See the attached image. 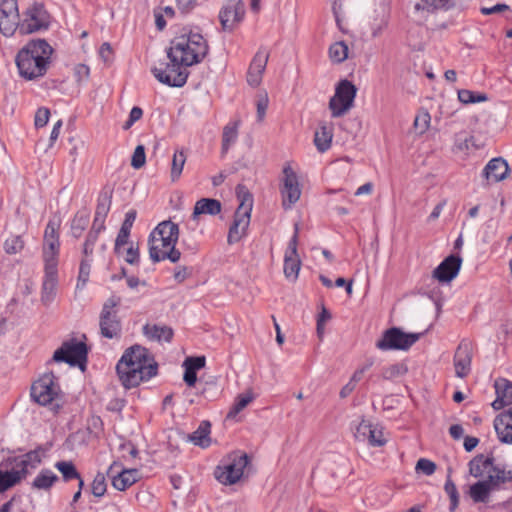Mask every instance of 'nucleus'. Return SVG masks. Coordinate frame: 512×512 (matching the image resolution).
Masks as SVG:
<instances>
[{"label":"nucleus","instance_id":"f03ea898","mask_svg":"<svg viewBox=\"0 0 512 512\" xmlns=\"http://www.w3.org/2000/svg\"><path fill=\"white\" fill-rule=\"evenodd\" d=\"M158 365L148 349L134 345L125 350L116 365V371L126 389L138 386L157 374Z\"/></svg>","mask_w":512,"mask_h":512},{"label":"nucleus","instance_id":"a878e982","mask_svg":"<svg viewBox=\"0 0 512 512\" xmlns=\"http://www.w3.org/2000/svg\"><path fill=\"white\" fill-rule=\"evenodd\" d=\"M57 284L58 272H45L41 295V301L44 305H49L54 300Z\"/></svg>","mask_w":512,"mask_h":512},{"label":"nucleus","instance_id":"774afa93","mask_svg":"<svg viewBox=\"0 0 512 512\" xmlns=\"http://www.w3.org/2000/svg\"><path fill=\"white\" fill-rule=\"evenodd\" d=\"M135 219H136V211L135 210L128 211L125 215V219H124L120 229L131 232V228L133 226Z\"/></svg>","mask_w":512,"mask_h":512},{"label":"nucleus","instance_id":"4468645a","mask_svg":"<svg viewBox=\"0 0 512 512\" xmlns=\"http://www.w3.org/2000/svg\"><path fill=\"white\" fill-rule=\"evenodd\" d=\"M20 14L17 0H1L0 2V32L5 37H11L19 31Z\"/></svg>","mask_w":512,"mask_h":512},{"label":"nucleus","instance_id":"dca6fc26","mask_svg":"<svg viewBox=\"0 0 512 512\" xmlns=\"http://www.w3.org/2000/svg\"><path fill=\"white\" fill-rule=\"evenodd\" d=\"M58 394V386L52 373L44 374L31 387V397L40 405L50 404Z\"/></svg>","mask_w":512,"mask_h":512},{"label":"nucleus","instance_id":"09e8293b","mask_svg":"<svg viewBox=\"0 0 512 512\" xmlns=\"http://www.w3.org/2000/svg\"><path fill=\"white\" fill-rule=\"evenodd\" d=\"M444 489H445V492L447 493V495L450 498L449 511L450 512H454L456 510V508L458 507V504H459V493L457 491V487L454 484V482L450 478H448L446 480L445 485H444Z\"/></svg>","mask_w":512,"mask_h":512},{"label":"nucleus","instance_id":"69168bd1","mask_svg":"<svg viewBox=\"0 0 512 512\" xmlns=\"http://www.w3.org/2000/svg\"><path fill=\"white\" fill-rule=\"evenodd\" d=\"M373 365L372 361L367 362L365 365H363L361 368L357 369L352 377L350 378V382L353 383L355 386L356 384L362 379L364 373L371 368Z\"/></svg>","mask_w":512,"mask_h":512},{"label":"nucleus","instance_id":"603ef678","mask_svg":"<svg viewBox=\"0 0 512 512\" xmlns=\"http://www.w3.org/2000/svg\"><path fill=\"white\" fill-rule=\"evenodd\" d=\"M91 264L89 258L84 257L80 263L77 288H83L89 280Z\"/></svg>","mask_w":512,"mask_h":512},{"label":"nucleus","instance_id":"9d476101","mask_svg":"<svg viewBox=\"0 0 512 512\" xmlns=\"http://www.w3.org/2000/svg\"><path fill=\"white\" fill-rule=\"evenodd\" d=\"M42 457L40 450H32L21 456L9 457L1 463V467L10 473H17L21 482L29 473L30 469H35L41 463Z\"/></svg>","mask_w":512,"mask_h":512},{"label":"nucleus","instance_id":"393cba45","mask_svg":"<svg viewBox=\"0 0 512 512\" xmlns=\"http://www.w3.org/2000/svg\"><path fill=\"white\" fill-rule=\"evenodd\" d=\"M221 202L213 198H201L195 203L192 219L197 220L200 215H217L221 212Z\"/></svg>","mask_w":512,"mask_h":512},{"label":"nucleus","instance_id":"c85d7f7f","mask_svg":"<svg viewBox=\"0 0 512 512\" xmlns=\"http://www.w3.org/2000/svg\"><path fill=\"white\" fill-rule=\"evenodd\" d=\"M138 477L139 472L137 469L123 470L112 478V486L119 491H124L133 485L138 480Z\"/></svg>","mask_w":512,"mask_h":512},{"label":"nucleus","instance_id":"a18cd8bd","mask_svg":"<svg viewBox=\"0 0 512 512\" xmlns=\"http://www.w3.org/2000/svg\"><path fill=\"white\" fill-rule=\"evenodd\" d=\"M407 367L404 364L396 363L382 369V377L385 380H393L406 374Z\"/></svg>","mask_w":512,"mask_h":512},{"label":"nucleus","instance_id":"423d86ee","mask_svg":"<svg viewBox=\"0 0 512 512\" xmlns=\"http://www.w3.org/2000/svg\"><path fill=\"white\" fill-rule=\"evenodd\" d=\"M50 16L42 3L34 2L22 13L19 22L21 35L32 34L49 27Z\"/></svg>","mask_w":512,"mask_h":512},{"label":"nucleus","instance_id":"13d9d810","mask_svg":"<svg viewBox=\"0 0 512 512\" xmlns=\"http://www.w3.org/2000/svg\"><path fill=\"white\" fill-rule=\"evenodd\" d=\"M268 103H269V99H268L267 93L259 95L256 105H257V119L260 122L265 117L266 110L268 108Z\"/></svg>","mask_w":512,"mask_h":512},{"label":"nucleus","instance_id":"5fc2aeb1","mask_svg":"<svg viewBox=\"0 0 512 512\" xmlns=\"http://www.w3.org/2000/svg\"><path fill=\"white\" fill-rule=\"evenodd\" d=\"M145 162H146L145 148L142 145H138L135 148L134 153L132 155L131 166L135 169H139L142 166H144Z\"/></svg>","mask_w":512,"mask_h":512},{"label":"nucleus","instance_id":"1a4fd4ad","mask_svg":"<svg viewBox=\"0 0 512 512\" xmlns=\"http://www.w3.org/2000/svg\"><path fill=\"white\" fill-rule=\"evenodd\" d=\"M423 333H404L399 328L393 327L386 330L376 347L380 350H407L416 343Z\"/></svg>","mask_w":512,"mask_h":512},{"label":"nucleus","instance_id":"473e14b6","mask_svg":"<svg viewBox=\"0 0 512 512\" xmlns=\"http://www.w3.org/2000/svg\"><path fill=\"white\" fill-rule=\"evenodd\" d=\"M209 434L210 423L208 421H202L198 429L189 435V440L197 446L207 448L211 443Z\"/></svg>","mask_w":512,"mask_h":512},{"label":"nucleus","instance_id":"72a5a7b5","mask_svg":"<svg viewBox=\"0 0 512 512\" xmlns=\"http://www.w3.org/2000/svg\"><path fill=\"white\" fill-rule=\"evenodd\" d=\"M239 122L235 121L227 124L223 129L222 134V153L225 154L230 146L236 141L238 137Z\"/></svg>","mask_w":512,"mask_h":512},{"label":"nucleus","instance_id":"2f4dec72","mask_svg":"<svg viewBox=\"0 0 512 512\" xmlns=\"http://www.w3.org/2000/svg\"><path fill=\"white\" fill-rule=\"evenodd\" d=\"M58 480V476L53 471L42 469L34 478L31 486L36 490L48 491Z\"/></svg>","mask_w":512,"mask_h":512},{"label":"nucleus","instance_id":"6e6552de","mask_svg":"<svg viewBox=\"0 0 512 512\" xmlns=\"http://www.w3.org/2000/svg\"><path fill=\"white\" fill-rule=\"evenodd\" d=\"M357 88L348 80H341L336 87L334 96L329 101V108L333 117H340L353 106Z\"/></svg>","mask_w":512,"mask_h":512},{"label":"nucleus","instance_id":"680f3d73","mask_svg":"<svg viewBox=\"0 0 512 512\" xmlns=\"http://www.w3.org/2000/svg\"><path fill=\"white\" fill-rule=\"evenodd\" d=\"M142 115H143V111L140 107H137V106L133 107L130 111L128 120L123 125V129L124 130L130 129L136 121L141 119Z\"/></svg>","mask_w":512,"mask_h":512},{"label":"nucleus","instance_id":"864d4df0","mask_svg":"<svg viewBox=\"0 0 512 512\" xmlns=\"http://www.w3.org/2000/svg\"><path fill=\"white\" fill-rule=\"evenodd\" d=\"M415 470L418 473L430 476L436 471V464L429 459L420 458L416 463Z\"/></svg>","mask_w":512,"mask_h":512},{"label":"nucleus","instance_id":"7ed1b4c3","mask_svg":"<svg viewBox=\"0 0 512 512\" xmlns=\"http://www.w3.org/2000/svg\"><path fill=\"white\" fill-rule=\"evenodd\" d=\"M52 52V47L44 39L29 41L16 56L20 75L28 80L43 76Z\"/></svg>","mask_w":512,"mask_h":512},{"label":"nucleus","instance_id":"412c9836","mask_svg":"<svg viewBox=\"0 0 512 512\" xmlns=\"http://www.w3.org/2000/svg\"><path fill=\"white\" fill-rule=\"evenodd\" d=\"M461 263L459 256L450 255L433 271V277L440 282H450L458 275Z\"/></svg>","mask_w":512,"mask_h":512},{"label":"nucleus","instance_id":"ea45409f","mask_svg":"<svg viewBox=\"0 0 512 512\" xmlns=\"http://www.w3.org/2000/svg\"><path fill=\"white\" fill-rule=\"evenodd\" d=\"M24 247L25 241L20 235H11L3 244L4 251L8 255L18 254L24 249Z\"/></svg>","mask_w":512,"mask_h":512},{"label":"nucleus","instance_id":"cd10ccee","mask_svg":"<svg viewBox=\"0 0 512 512\" xmlns=\"http://www.w3.org/2000/svg\"><path fill=\"white\" fill-rule=\"evenodd\" d=\"M111 206V196L108 193H102L99 196L98 204L95 211V217L93 221V226L97 228L105 229V219L109 213Z\"/></svg>","mask_w":512,"mask_h":512},{"label":"nucleus","instance_id":"37998d69","mask_svg":"<svg viewBox=\"0 0 512 512\" xmlns=\"http://www.w3.org/2000/svg\"><path fill=\"white\" fill-rule=\"evenodd\" d=\"M458 99L463 104H473L484 102L488 97L484 93H474L473 91L462 89L458 91Z\"/></svg>","mask_w":512,"mask_h":512},{"label":"nucleus","instance_id":"c9c22d12","mask_svg":"<svg viewBox=\"0 0 512 512\" xmlns=\"http://www.w3.org/2000/svg\"><path fill=\"white\" fill-rule=\"evenodd\" d=\"M90 222L89 214L85 211L78 212L71 223V234L79 238Z\"/></svg>","mask_w":512,"mask_h":512},{"label":"nucleus","instance_id":"e433bc0d","mask_svg":"<svg viewBox=\"0 0 512 512\" xmlns=\"http://www.w3.org/2000/svg\"><path fill=\"white\" fill-rule=\"evenodd\" d=\"M54 467L61 473L64 482L80 478V473L77 471L72 461H58L55 463Z\"/></svg>","mask_w":512,"mask_h":512},{"label":"nucleus","instance_id":"ddd939ff","mask_svg":"<svg viewBox=\"0 0 512 512\" xmlns=\"http://www.w3.org/2000/svg\"><path fill=\"white\" fill-rule=\"evenodd\" d=\"M245 4L242 0H228L219 11L223 31H233L244 19Z\"/></svg>","mask_w":512,"mask_h":512},{"label":"nucleus","instance_id":"9b49d317","mask_svg":"<svg viewBox=\"0 0 512 512\" xmlns=\"http://www.w3.org/2000/svg\"><path fill=\"white\" fill-rule=\"evenodd\" d=\"M469 471L475 478L494 476L498 474L503 480H512V470H506L494 464L493 457L477 455L469 463Z\"/></svg>","mask_w":512,"mask_h":512},{"label":"nucleus","instance_id":"0eeeda50","mask_svg":"<svg viewBox=\"0 0 512 512\" xmlns=\"http://www.w3.org/2000/svg\"><path fill=\"white\" fill-rule=\"evenodd\" d=\"M87 346L83 342L71 339L64 342L53 354V361L65 362L71 366H78L84 370L87 362Z\"/></svg>","mask_w":512,"mask_h":512},{"label":"nucleus","instance_id":"39448f33","mask_svg":"<svg viewBox=\"0 0 512 512\" xmlns=\"http://www.w3.org/2000/svg\"><path fill=\"white\" fill-rule=\"evenodd\" d=\"M120 302L119 297L112 296L102 306L99 316V328L100 334L104 338L118 339L121 336L122 325L117 312Z\"/></svg>","mask_w":512,"mask_h":512},{"label":"nucleus","instance_id":"6ab92c4d","mask_svg":"<svg viewBox=\"0 0 512 512\" xmlns=\"http://www.w3.org/2000/svg\"><path fill=\"white\" fill-rule=\"evenodd\" d=\"M473 344L468 339H462L454 354L455 374L459 378L466 377L471 371Z\"/></svg>","mask_w":512,"mask_h":512},{"label":"nucleus","instance_id":"052dcab7","mask_svg":"<svg viewBox=\"0 0 512 512\" xmlns=\"http://www.w3.org/2000/svg\"><path fill=\"white\" fill-rule=\"evenodd\" d=\"M205 366V357H188L184 361V367L197 371Z\"/></svg>","mask_w":512,"mask_h":512},{"label":"nucleus","instance_id":"4d7b16f0","mask_svg":"<svg viewBox=\"0 0 512 512\" xmlns=\"http://www.w3.org/2000/svg\"><path fill=\"white\" fill-rule=\"evenodd\" d=\"M372 427L373 426L368 421L362 420L355 429L354 435L356 439L359 441H365L371 432Z\"/></svg>","mask_w":512,"mask_h":512},{"label":"nucleus","instance_id":"4c0bfd02","mask_svg":"<svg viewBox=\"0 0 512 512\" xmlns=\"http://www.w3.org/2000/svg\"><path fill=\"white\" fill-rule=\"evenodd\" d=\"M254 399V395L251 391L246 393L239 394L230 411L227 414L228 418L235 417L238 413H240L244 408H246Z\"/></svg>","mask_w":512,"mask_h":512},{"label":"nucleus","instance_id":"4be33fe9","mask_svg":"<svg viewBox=\"0 0 512 512\" xmlns=\"http://www.w3.org/2000/svg\"><path fill=\"white\" fill-rule=\"evenodd\" d=\"M494 428L502 443L512 444V407L496 416Z\"/></svg>","mask_w":512,"mask_h":512},{"label":"nucleus","instance_id":"20e7f679","mask_svg":"<svg viewBox=\"0 0 512 512\" xmlns=\"http://www.w3.org/2000/svg\"><path fill=\"white\" fill-rule=\"evenodd\" d=\"M179 238V227L171 220L160 222L149 236V255L153 262L170 260L176 263L181 253L175 248Z\"/></svg>","mask_w":512,"mask_h":512},{"label":"nucleus","instance_id":"bb28decb","mask_svg":"<svg viewBox=\"0 0 512 512\" xmlns=\"http://www.w3.org/2000/svg\"><path fill=\"white\" fill-rule=\"evenodd\" d=\"M333 138L332 124L321 123L315 132L314 143L320 152H325L331 146Z\"/></svg>","mask_w":512,"mask_h":512},{"label":"nucleus","instance_id":"de8ad7c7","mask_svg":"<svg viewBox=\"0 0 512 512\" xmlns=\"http://www.w3.org/2000/svg\"><path fill=\"white\" fill-rule=\"evenodd\" d=\"M58 256L57 250L43 249V260L45 264V272H58Z\"/></svg>","mask_w":512,"mask_h":512},{"label":"nucleus","instance_id":"c03bdc74","mask_svg":"<svg viewBox=\"0 0 512 512\" xmlns=\"http://www.w3.org/2000/svg\"><path fill=\"white\" fill-rule=\"evenodd\" d=\"M496 394L509 402V408L512 407V382L506 379L495 381Z\"/></svg>","mask_w":512,"mask_h":512},{"label":"nucleus","instance_id":"58836bf2","mask_svg":"<svg viewBox=\"0 0 512 512\" xmlns=\"http://www.w3.org/2000/svg\"><path fill=\"white\" fill-rule=\"evenodd\" d=\"M186 162V155L182 150L176 151L172 158L171 173L170 177L172 182L177 181L183 171Z\"/></svg>","mask_w":512,"mask_h":512},{"label":"nucleus","instance_id":"f8f14e48","mask_svg":"<svg viewBox=\"0 0 512 512\" xmlns=\"http://www.w3.org/2000/svg\"><path fill=\"white\" fill-rule=\"evenodd\" d=\"M249 458L245 453L232 456V459L223 468L218 467L215 476L219 482L225 485L235 484L243 475L244 468L248 465Z\"/></svg>","mask_w":512,"mask_h":512},{"label":"nucleus","instance_id":"f3484780","mask_svg":"<svg viewBox=\"0 0 512 512\" xmlns=\"http://www.w3.org/2000/svg\"><path fill=\"white\" fill-rule=\"evenodd\" d=\"M507 482H512V480H503L502 476L498 474L489 476L471 485L469 495L475 503H485L489 500L491 491L498 489L502 484Z\"/></svg>","mask_w":512,"mask_h":512},{"label":"nucleus","instance_id":"a211bd4d","mask_svg":"<svg viewBox=\"0 0 512 512\" xmlns=\"http://www.w3.org/2000/svg\"><path fill=\"white\" fill-rule=\"evenodd\" d=\"M283 174V187L281 189L282 204L285 209H289L299 200L301 196V189L298 177L291 167H285Z\"/></svg>","mask_w":512,"mask_h":512},{"label":"nucleus","instance_id":"b1692460","mask_svg":"<svg viewBox=\"0 0 512 512\" xmlns=\"http://www.w3.org/2000/svg\"><path fill=\"white\" fill-rule=\"evenodd\" d=\"M509 173V166L506 160L501 157L491 159L484 168L483 174L487 180L500 182L504 180Z\"/></svg>","mask_w":512,"mask_h":512},{"label":"nucleus","instance_id":"49530a36","mask_svg":"<svg viewBox=\"0 0 512 512\" xmlns=\"http://www.w3.org/2000/svg\"><path fill=\"white\" fill-rule=\"evenodd\" d=\"M18 483L20 481L17 473H10L7 470L3 471L0 469V493L7 491Z\"/></svg>","mask_w":512,"mask_h":512},{"label":"nucleus","instance_id":"6e6d98bb","mask_svg":"<svg viewBox=\"0 0 512 512\" xmlns=\"http://www.w3.org/2000/svg\"><path fill=\"white\" fill-rule=\"evenodd\" d=\"M371 446L380 447L386 443V440L383 436L382 430L373 426L371 432L369 433L366 439Z\"/></svg>","mask_w":512,"mask_h":512},{"label":"nucleus","instance_id":"e2e57ef3","mask_svg":"<svg viewBox=\"0 0 512 512\" xmlns=\"http://www.w3.org/2000/svg\"><path fill=\"white\" fill-rule=\"evenodd\" d=\"M130 232L120 229L115 240V252L121 254V249L128 243Z\"/></svg>","mask_w":512,"mask_h":512},{"label":"nucleus","instance_id":"3c124183","mask_svg":"<svg viewBox=\"0 0 512 512\" xmlns=\"http://www.w3.org/2000/svg\"><path fill=\"white\" fill-rule=\"evenodd\" d=\"M430 114L427 111L419 112L414 119V129L418 134H423L427 131L430 125Z\"/></svg>","mask_w":512,"mask_h":512},{"label":"nucleus","instance_id":"7c9ffc66","mask_svg":"<svg viewBox=\"0 0 512 512\" xmlns=\"http://www.w3.org/2000/svg\"><path fill=\"white\" fill-rule=\"evenodd\" d=\"M59 224L55 221L50 220L46 226L44 237H43V249L45 250H57L60 249Z\"/></svg>","mask_w":512,"mask_h":512},{"label":"nucleus","instance_id":"338daca9","mask_svg":"<svg viewBox=\"0 0 512 512\" xmlns=\"http://www.w3.org/2000/svg\"><path fill=\"white\" fill-rule=\"evenodd\" d=\"M125 261L128 262L129 264H132V265L139 262V250H138V247H134L133 245H131L126 250Z\"/></svg>","mask_w":512,"mask_h":512},{"label":"nucleus","instance_id":"79ce46f5","mask_svg":"<svg viewBox=\"0 0 512 512\" xmlns=\"http://www.w3.org/2000/svg\"><path fill=\"white\" fill-rule=\"evenodd\" d=\"M103 230L104 229L99 228V227L97 229L96 226L92 225L90 231L87 234L84 245H83L82 252H83L84 257L89 258L93 254L94 246H95L96 242L98 241L100 232Z\"/></svg>","mask_w":512,"mask_h":512},{"label":"nucleus","instance_id":"c756f323","mask_svg":"<svg viewBox=\"0 0 512 512\" xmlns=\"http://www.w3.org/2000/svg\"><path fill=\"white\" fill-rule=\"evenodd\" d=\"M143 333L146 337L155 341L170 342L173 337V330L168 326L160 325H145L143 327Z\"/></svg>","mask_w":512,"mask_h":512},{"label":"nucleus","instance_id":"5701e85b","mask_svg":"<svg viewBox=\"0 0 512 512\" xmlns=\"http://www.w3.org/2000/svg\"><path fill=\"white\" fill-rule=\"evenodd\" d=\"M251 214L247 212L236 211L233 223L229 229L227 241L229 244L237 243L245 235L250 224Z\"/></svg>","mask_w":512,"mask_h":512},{"label":"nucleus","instance_id":"f704fd0d","mask_svg":"<svg viewBox=\"0 0 512 512\" xmlns=\"http://www.w3.org/2000/svg\"><path fill=\"white\" fill-rule=\"evenodd\" d=\"M236 195H237L238 200L240 201V204L236 211H243V212H247V214H251L252 206H253V199H252L251 193L246 188V186H244L242 184L237 185Z\"/></svg>","mask_w":512,"mask_h":512},{"label":"nucleus","instance_id":"0e129e2a","mask_svg":"<svg viewBox=\"0 0 512 512\" xmlns=\"http://www.w3.org/2000/svg\"><path fill=\"white\" fill-rule=\"evenodd\" d=\"M453 0H423L424 4L433 9H448L453 5Z\"/></svg>","mask_w":512,"mask_h":512},{"label":"nucleus","instance_id":"aec40b11","mask_svg":"<svg viewBox=\"0 0 512 512\" xmlns=\"http://www.w3.org/2000/svg\"><path fill=\"white\" fill-rule=\"evenodd\" d=\"M269 59V52L261 47L254 55L247 72V82L252 87H258Z\"/></svg>","mask_w":512,"mask_h":512},{"label":"nucleus","instance_id":"a19ab883","mask_svg":"<svg viewBox=\"0 0 512 512\" xmlns=\"http://www.w3.org/2000/svg\"><path fill=\"white\" fill-rule=\"evenodd\" d=\"M329 56L334 63H342L348 57V46L343 41L335 42L329 48Z\"/></svg>","mask_w":512,"mask_h":512},{"label":"nucleus","instance_id":"bf43d9fd","mask_svg":"<svg viewBox=\"0 0 512 512\" xmlns=\"http://www.w3.org/2000/svg\"><path fill=\"white\" fill-rule=\"evenodd\" d=\"M49 117H50V110L48 108H45V107L39 108L35 114V126L37 128L44 127L48 123Z\"/></svg>","mask_w":512,"mask_h":512},{"label":"nucleus","instance_id":"2eb2a0df","mask_svg":"<svg viewBox=\"0 0 512 512\" xmlns=\"http://www.w3.org/2000/svg\"><path fill=\"white\" fill-rule=\"evenodd\" d=\"M298 234H299V224L295 223L294 225V235L290 239L288 243L287 250L284 255V275L287 280L291 282H295L298 278L301 260L299 258L297 252L298 245Z\"/></svg>","mask_w":512,"mask_h":512},{"label":"nucleus","instance_id":"8fccbe9b","mask_svg":"<svg viewBox=\"0 0 512 512\" xmlns=\"http://www.w3.org/2000/svg\"><path fill=\"white\" fill-rule=\"evenodd\" d=\"M107 485L103 473L98 472L92 482L91 492L95 497H102L106 493Z\"/></svg>","mask_w":512,"mask_h":512},{"label":"nucleus","instance_id":"f257e3e1","mask_svg":"<svg viewBox=\"0 0 512 512\" xmlns=\"http://www.w3.org/2000/svg\"><path fill=\"white\" fill-rule=\"evenodd\" d=\"M209 46L199 33L183 34L175 37L167 51L170 63L165 69L153 68L154 77L171 87L185 85L189 72L187 67L200 63L208 54Z\"/></svg>","mask_w":512,"mask_h":512}]
</instances>
